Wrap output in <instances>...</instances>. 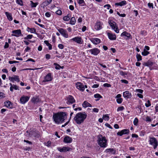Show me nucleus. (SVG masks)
I'll use <instances>...</instances> for the list:
<instances>
[{"label": "nucleus", "instance_id": "obj_16", "mask_svg": "<svg viewBox=\"0 0 158 158\" xmlns=\"http://www.w3.org/2000/svg\"><path fill=\"white\" fill-rule=\"evenodd\" d=\"M129 132V130L127 129H124L121 130L120 131H118L117 133V135L120 136H122L124 134H128Z\"/></svg>", "mask_w": 158, "mask_h": 158}, {"label": "nucleus", "instance_id": "obj_39", "mask_svg": "<svg viewBox=\"0 0 158 158\" xmlns=\"http://www.w3.org/2000/svg\"><path fill=\"white\" fill-rule=\"evenodd\" d=\"M70 17L69 15V14H68L67 15L63 17V19L65 21H69L70 19Z\"/></svg>", "mask_w": 158, "mask_h": 158}, {"label": "nucleus", "instance_id": "obj_46", "mask_svg": "<svg viewBox=\"0 0 158 158\" xmlns=\"http://www.w3.org/2000/svg\"><path fill=\"white\" fill-rule=\"evenodd\" d=\"M123 101V99L121 98H117L116 99L117 102L118 104H121L122 102Z\"/></svg>", "mask_w": 158, "mask_h": 158}, {"label": "nucleus", "instance_id": "obj_20", "mask_svg": "<svg viewBox=\"0 0 158 158\" xmlns=\"http://www.w3.org/2000/svg\"><path fill=\"white\" fill-rule=\"evenodd\" d=\"M71 148L68 147H63L62 148H58L57 149L60 152H65L67 151H69Z\"/></svg>", "mask_w": 158, "mask_h": 158}, {"label": "nucleus", "instance_id": "obj_64", "mask_svg": "<svg viewBox=\"0 0 158 158\" xmlns=\"http://www.w3.org/2000/svg\"><path fill=\"white\" fill-rule=\"evenodd\" d=\"M9 46V45L8 44L7 42H6L5 45L4 46V48H7Z\"/></svg>", "mask_w": 158, "mask_h": 158}, {"label": "nucleus", "instance_id": "obj_40", "mask_svg": "<svg viewBox=\"0 0 158 158\" xmlns=\"http://www.w3.org/2000/svg\"><path fill=\"white\" fill-rule=\"evenodd\" d=\"M143 120L146 122H150L152 121V119L150 117L147 116L145 119L143 118Z\"/></svg>", "mask_w": 158, "mask_h": 158}, {"label": "nucleus", "instance_id": "obj_13", "mask_svg": "<svg viewBox=\"0 0 158 158\" xmlns=\"http://www.w3.org/2000/svg\"><path fill=\"white\" fill-rule=\"evenodd\" d=\"M29 97L27 96H23L21 97L20 101L21 103L24 104L29 100Z\"/></svg>", "mask_w": 158, "mask_h": 158}, {"label": "nucleus", "instance_id": "obj_60", "mask_svg": "<svg viewBox=\"0 0 158 158\" xmlns=\"http://www.w3.org/2000/svg\"><path fill=\"white\" fill-rule=\"evenodd\" d=\"M51 142L50 141H48L47 143H45V145L49 147L51 145Z\"/></svg>", "mask_w": 158, "mask_h": 158}, {"label": "nucleus", "instance_id": "obj_18", "mask_svg": "<svg viewBox=\"0 0 158 158\" xmlns=\"http://www.w3.org/2000/svg\"><path fill=\"white\" fill-rule=\"evenodd\" d=\"M29 137H39L38 132L35 131H30L29 133Z\"/></svg>", "mask_w": 158, "mask_h": 158}, {"label": "nucleus", "instance_id": "obj_61", "mask_svg": "<svg viewBox=\"0 0 158 158\" xmlns=\"http://www.w3.org/2000/svg\"><path fill=\"white\" fill-rule=\"evenodd\" d=\"M137 95L140 98H143V96L141 94H137Z\"/></svg>", "mask_w": 158, "mask_h": 158}, {"label": "nucleus", "instance_id": "obj_19", "mask_svg": "<svg viewBox=\"0 0 158 158\" xmlns=\"http://www.w3.org/2000/svg\"><path fill=\"white\" fill-rule=\"evenodd\" d=\"M90 40L94 44H99L101 41L100 39L98 38H91Z\"/></svg>", "mask_w": 158, "mask_h": 158}, {"label": "nucleus", "instance_id": "obj_56", "mask_svg": "<svg viewBox=\"0 0 158 158\" xmlns=\"http://www.w3.org/2000/svg\"><path fill=\"white\" fill-rule=\"evenodd\" d=\"M58 47L60 49H63L64 46L61 44H60L58 45Z\"/></svg>", "mask_w": 158, "mask_h": 158}, {"label": "nucleus", "instance_id": "obj_29", "mask_svg": "<svg viewBox=\"0 0 158 158\" xmlns=\"http://www.w3.org/2000/svg\"><path fill=\"white\" fill-rule=\"evenodd\" d=\"M82 106L84 108H86L87 107H92L91 105L87 102L86 101H85L83 102L82 104Z\"/></svg>", "mask_w": 158, "mask_h": 158}, {"label": "nucleus", "instance_id": "obj_47", "mask_svg": "<svg viewBox=\"0 0 158 158\" xmlns=\"http://www.w3.org/2000/svg\"><path fill=\"white\" fill-rule=\"evenodd\" d=\"M124 109V107L123 106H121L118 107L117 109V111H122Z\"/></svg>", "mask_w": 158, "mask_h": 158}, {"label": "nucleus", "instance_id": "obj_52", "mask_svg": "<svg viewBox=\"0 0 158 158\" xmlns=\"http://www.w3.org/2000/svg\"><path fill=\"white\" fill-rule=\"evenodd\" d=\"M17 3L20 5H22L23 2L22 0H17L16 1Z\"/></svg>", "mask_w": 158, "mask_h": 158}, {"label": "nucleus", "instance_id": "obj_38", "mask_svg": "<svg viewBox=\"0 0 158 158\" xmlns=\"http://www.w3.org/2000/svg\"><path fill=\"white\" fill-rule=\"evenodd\" d=\"M149 54V52L146 51L145 49H144L143 52H142V55L143 56H146Z\"/></svg>", "mask_w": 158, "mask_h": 158}, {"label": "nucleus", "instance_id": "obj_3", "mask_svg": "<svg viewBox=\"0 0 158 158\" xmlns=\"http://www.w3.org/2000/svg\"><path fill=\"white\" fill-rule=\"evenodd\" d=\"M98 145L102 148H105L107 145L106 138L101 135L98 136Z\"/></svg>", "mask_w": 158, "mask_h": 158}, {"label": "nucleus", "instance_id": "obj_23", "mask_svg": "<svg viewBox=\"0 0 158 158\" xmlns=\"http://www.w3.org/2000/svg\"><path fill=\"white\" fill-rule=\"evenodd\" d=\"M10 90L11 92L13 91L14 89L16 90L19 89V87L15 85H12L11 83H10Z\"/></svg>", "mask_w": 158, "mask_h": 158}, {"label": "nucleus", "instance_id": "obj_30", "mask_svg": "<svg viewBox=\"0 0 158 158\" xmlns=\"http://www.w3.org/2000/svg\"><path fill=\"white\" fill-rule=\"evenodd\" d=\"M106 152L107 153H111V154H114L115 153V150L113 148H109L106 149Z\"/></svg>", "mask_w": 158, "mask_h": 158}, {"label": "nucleus", "instance_id": "obj_48", "mask_svg": "<svg viewBox=\"0 0 158 158\" xmlns=\"http://www.w3.org/2000/svg\"><path fill=\"white\" fill-rule=\"evenodd\" d=\"M145 105L146 107H148L151 106V104L150 103V102L149 100L147 101V103L145 104Z\"/></svg>", "mask_w": 158, "mask_h": 158}, {"label": "nucleus", "instance_id": "obj_45", "mask_svg": "<svg viewBox=\"0 0 158 158\" xmlns=\"http://www.w3.org/2000/svg\"><path fill=\"white\" fill-rule=\"evenodd\" d=\"M33 37L32 35H27L26 37H25L24 38V39H31Z\"/></svg>", "mask_w": 158, "mask_h": 158}, {"label": "nucleus", "instance_id": "obj_11", "mask_svg": "<svg viewBox=\"0 0 158 158\" xmlns=\"http://www.w3.org/2000/svg\"><path fill=\"white\" fill-rule=\"evenodd\" d=\"M76 88L80 90L83 91L85 90L84 85L81 82H77L75 84Z\"/></svg>", "mask_w": 158, "mask_h": 158}, {"label": "nucleus", "instance_id": "obj_53", "mask_svg": "<svg viewBox=\"0 0 158 158\" xmlns=\"http://www.w3.org/2000/svg\"><path fill=\"white\" fill-rule=\"evenodd\" d=\"M148 6L150 8H153V4L152 3H148Z\"/></svg>", "mask_w": 158, "mask_h": 158}, {"label": "nucleus", "instance_id": "obj_31", "mask_svg": "<svg viewBox=\"0 0 158 158\" xmlns=\"http://www.w3.org/2000/svg\"><path fill=\"white\" fill-rule=\"evenodd\" d=\"M126 4V1H122L118 3H117L115 4V5L118 6H122L125 5Z\"/></svg>", "mask_w": 158, "mask_h": 158}, {"label": "nucleus", "instance_id": "obj_12", "mask_svg": "<svg viewBox=\"0 0 158 158\" xmlns=\"http://www.w3.org/2000/svg\"><path fill=\"white\" fill-rule=\"evenodd\" d=\"M67 102L66 103L68 104H72L75 102V100L74 98L71 95H69L67 98Z\"/></svg>", "mask_w": 158, "mask_h": 158}, {"label": "nucleus", "instance_id": "obj_2", "mask_svg": "<svg viewBox=\"0 0 158 158\" xmlns=\"http://www.w3.org/2000/svg\"><path fill=\"white\" fill-rule=\"evenodd\" d=\"M87 116V114L85 113L79 112L76 114L74 119L77 124L80 125L84 122Z\"/></svg>", "mask_w": 158, "mask_h": 158}, {"label": "nucleus", "instance_id": "obj_34", "mask_svg": "<svg viewBox=\"0 0 158 158\" xmlns=\"http://www.w3.org/2000/svg\"><path fill=\"white\" fill-rule=\"evenodd\" d=\"M44 43L48 47L49 49L51 50L52 49V45L50 44L47 40H45Z\"/></svg>", "mask_w": 158, "mask_h": 158}, {"label": "nucleus", "instance_id": "obj_41", "mask_svg": "<svg viewBox=\"0 0 158 158\" xmlns=\"http://www.w3.org/2000/svg\"><path fill=\"white\" fill-rule=\"evenodd\" d=\"M102 118L103 119L105 120H109V117L108 114L104 115Z\"/></svg>", "mask_w": 158, "mask_h": 158}, {"label": "nucleus", "instance_id": "obj_55", "mask_svg": "<svg viewBox=\"0 0 158 158\" xmlns=\"http://www.w3.org/2000/svg\"><path fill=\"white\" fill-rule=\"evenodd\" d=\"M121 81L122 83H123L125 84H127L128 83V81L126 80L123 79L121 80Z\"/></svg>", "mask_w": 158, "mask_h": 158}, {"label": "nucleus", "instance_id": "obj_59", "mask_svg": "<svg viewBox=\"0 0 158 158\" xmlns=\"http://www.w3.org/2000/svg\"><path fill=\"white\" fill-rule=\"evenodd\" d=\"M45 15L47 17H49L51 16V14L50 13L47 12L45 13Z\"/></svg>", "mask_w": 158, "mask_h": 158}, {"label": "nucleus", "instance_id": "obj_62", "mask_svg": "<svg viewBox=\"0 0 158 158\" xmlns=\"http://www.w3.org/2000/svg\"><path fill=\"white\" fill-rule=\"evenodd\" d=\"M24 142H26L28 143L29 144H32V143L31 142H30V141H29L28 140H26L25 139H24Z\"/></svg>", "mask_w": 158, "mask_h": 158}, {"label": "nucleus", "instance_id": "obj_57", "mask_svg": "<svg viewBox=\"0 0 158 158\" xmlns=\"http://www.w3.org/2000/svg\"><path fill=\"white\" fill-rule=\"evenodd\" d=\"M5 97V94L2 92H0V98Z\"/></svg>", "mask_w": 158, "mask_h": 158}, {"label": "nucleus", "instance_id": "obj_33", "mask_svg": "<svg viewBox=\"0 0 158 158\" xmlns=\"http://www.w3.org/2000/svg\"><path fill=\"white\" fill-rule=\"evenodd\" d=\"M78 3L81 6L85 5V3L84 0H77Z\"/></svg>", "mask_w": 158, "mask_h": 158}, {"label": "nucleus", "instance_id": "obj_44", "mask_svg": "<svg viewBox=\"0 0 158 158\" xmlns=\"http://www.w3.org/2000/svg\"><path fill=\"white\" fill-rule=\"evenodd\" d=\"M138 122V119L137 118H135L133 121V123L135 125L137 126Z\"/></svg>", "mask_w": 158, "mask_h": 158}, {"label": "nucleus", "instance_id": "obj_15", "mask_svg": "<svg viewBox=\"0 0 158 158\" xmlns=\"http://www.w3.org/2000/svg\"><path fill=\"white\" fill-rule=\"evenodd\" d=\"M9 80L13 82H14L15 81L18 82L20 81L19 77L16 75H14L12 77H10V76L9 77Z\"/></svg>", "mask_w": 158, "mask_h": 158}, {"label": "nucleus", "instance_id": "obj_37", "mask_svg": "<svg viewBox=\"0 0 158 158\" xmlns=\"http://www.w3.org/2000/svg\"><path fill=\"white\" fill-rule=\"evenodd\" d=\"M94 97L95 98H98V99L96 100V101H98L100 99V98H102V96L98 94H94Z\"/></svg>", "mask_w": 158, "mask_h": 158}, {"label": "nucleus", "instance_id": "obj_63", "mask_svg": "<svg viewBox=\"0 0 158 158\" xmlns=\"http://www.w3.org/2000/svg\"><path fill=\"white\" fill-rule=\"evenodd\" d=\"M93 110L94 112L98 113L99 111V109L98 108H94L93 109Z\"/></svg>", "mask_w": 158, "mask_h": 158}, {"label": "nucleus", "instance_id": "obj_17", "mask_svg": "<svg viewBox=\"0 0 158 158\" xmlns=\"http://www.w3.org/2000/svg\"><path fill=\"white\" fill-rule=\"evenodd\" d=\"M123 96L124 98L128 99L131 98L132 95L128 91H126L123 93Z\"/></svg>", "mask_w": 158, "mask_h": 158}, {"label": "nucleus", "instance_id": "obj_54", "mask_svg": "<svg viewBox=\"0 0 158 158\" xmlns=\"http://www.w3.org/2000/svg\"><path fill=\"white\" fill-rule=\"evenodd\" d=\"M103 85L104 87H110L111 86V85L110 84L107 83L104 84Z\"/></svg>", "mask_w": 158, "mask_h": 158}, {"label": "nucleus", "instance_id": "obj_49", "mask_svg": "<svg viewBox=\"0 0 158 158\" xmlns=\"http://www.w3.org/2000/svg\"><path fill=\"white\" fill-rule=\"evenodd\" d=\"M56 13L57 15H60L62 14V11L60 10H58L57 11H56Z\"/></svg>", "mask_w": 158, "mask_h": 158}, {"label": "nucleus", "instance_id": "obj_28", "mask_svg": "<svg viewBox=\"0 0 158 158\" xmlns=\"http://www.w3.org/2000/svg\"><path fill=\"white\" fill-rule=\"evenodd\" d=\"M31 101L32 102L34 103H37L39 102L40 100L38 97H34L32 98Z\"/></svg>", "mask_w": 158, "mask_h": 158}, {"label": "nucleus", "instance_id": "obj_25", "mask_svg": "<svg viewBox=\"0 0 158 158\" xmlns=\"http://www.w3.org/2000/svg\"><path fill=\"white\" fill-rule=\"evenodd\" d=\"M5 14L6 16L8 19L10 21H11L13 20V18L12 15L11 13H10L8 12H5Z\"/></svg>", "mask_w": 158, "mask_h": 158}, {"label": "nucleus", "instance_id": "obj_50", "mask_svg": "<svg viewBox=\"0 0 158 158\" xmlns=\"http://www.w3.org/2000/svg\"><path fill=\"white\" fill-rule=\"evenodd\" d=\"M135 91L137 92H139L141 94H142L143 92V90L141 89H138L135 90Z\"/></svg>", "mask_w": 158, "mask_h": 158}, {"label": "nucleus", "instance_id": "obj_58", "mask_svg": "<svg viewBox=\"0 0 158 158\" xmlns=\"http://www.w3.org/2000/svg\"><path fill=\"white\" fill-rule=\"evenodd\" d=\"M45 58L47 60L51 58V56L50 54H46L45 55Z\"/></svg>", "mask_w": 158, "mask_h": 158}, {"label": "nucleus", "instance_id": "obj_22", "mask_svg": "<svg viewBox=\"0 0 158 158\" xmlns=\"http://www.w3.org/2000/svg\"><path fill=\"white\" fill-rule=\"evenodd\" d=\"M107 35L109 38L111 40H115L116 39V35L114 34L108 33Z\"/></svg>", "mask_w": 158, "mask_h": 158}, {"label": "nucleus", "instance_id": "obj_4", "mask_svg": "<svg viewBox=\"0 0 158 158\" xmlns=\"http://www.w3.org/2000/svg\"><path fill=\"white\" fill-rule=\"evenodd\" d=\"M108 23L112 29H113L116 33H118L119 30L116 25V23L114 21L109 19Z\"/></svg>", "mask_w": 158, "mask_h": 158}, {"label": "nucleus", "instance_id": "obj_6", "mask_svg": "<svg viewBox=\"0 0 158 158\" xmlns=\"http://www.w3.org/2000/svg\"><path fill=\"white\" fill-rule=\"evenodd\" d=\"M149 144L153 147L154 149H156L158 146V142L156 139L154 137H149Z\"/></svg>", "mask_w": 158, "mask_h": 158}, {"label": "nucleus", "instance_id": "obj_26", "mask_svg": "<svg viewBox=\"0 0 158 158\" xmlns=\"http://www.w3.org/2000/svg\"><path fill=\"white\" fill-rule=\"evenodd\" d=\"M4 106H5L7 108H12V105L11 102L9 101H8L6 102H4Z\"/></svg>", "mask_w": 158, "mask_h": 158}, {"label": "nucleus", "instance_id": "obj_5", "mask_svg": "<svg viewBox=\"0 0 158 158\" xmlns=\"http://www.w3.org/2000/svg\"><path fill=\"white\" fill-rule=\"evenodd\" d=\"M53 77L51 73H48L44 77V80L41 82V84L44 85L46 84L45 82L52 81Z\"/></svg>", "mask_w": 158, "mask_h": 158}, {"label": "nucleus", "instance_id": "obj_10", "mask_svg": "<svg viewBox=\"0 0 158 158\" xmlns=\"http://www.w3.org/2000/svg\"><path fill=\"white\" fill-rule=\"evenodd\" d=\"M71 40L78 44H82L83 42L81 38L79 36H77L71 39Z\"/></svg>", "mask_w": 158, "mask_h": 158}, {"label": "nucleus", "instance_id": "obj_32", "mask_svg": "<svg viewBox=\"0 0 158 158\" xmlns=\"http://www.w3.org/2000/svg\"><path fill=\"white\" fill-rule=\"evenodd\" d=\"M30 5L32 8L35 7L36 6L39 4L38 2H37L34 3L32 1H30Z\"/></svg>", "mask_w": 158, "mask_h": 158}, {"label": "nucleus", "instance_id": "obj_36", "mask_svg": "<svg viewBox=\"0 0 158 158\" xmlns=\"http://www.w3.org/2000/svg\"><path fill=\"white\" fill-rule=\"evenodd\" d=\"M52 1V0H46V1L43 2L44 6H46L50 4Z\"/></svg>", "mask_w": 158, "mask_h": 158}, {"label": "nucleus", "instance_id": "obj_35", "mask_svg": "<svg viewBox=\"0 0 158 158\" xmlns=\"http://www.w3.org/2000/svg\"><path fill=\"white\" fill-rule=\"evenodd\" d=\"M76 23V19L74 17L71 18L70 21V24L72 25H74Z\"/></svg>", "mask_w": 158, "mask_h": 158}, {"label": "nucleus", "instance_id": "obj_24", "mask_svg": "<svg viewBox=\"0 0 158 158\" xmlns=\"http://www.w3.org/2000/svg\"><path fill=\"white\" fill-rule=\"evenodd\" d=\"M131 35L130 33L127 32L126 31H124L123 32L121 35V36L122 37L124 36L125 39H127L130 38L131 36Z\"/></svg>", "mask_w": 158, "mask_h": 158}, {"label": "nucleus", "instance_id": "obj_27", "mask_svg": "<svg viewBox=\"0 0 158 158\" xmlns=\"http://www.w3.org/2000/svg\"><path fill=\"white\" fill-rule=\"evenodd\" d=\"M27 31L28 32H30L31 33H36V29L34 28H30L28 27L27 28Z\"/></svg>", "mask_w": 158, "mask_h": 158}, {"label": "nucleus", "instance_id": "obj_51", "mask_svg": "<svg viewBox=\"0 0 158 158\" xmlns=\"http://www.w3.org/2000/svg\"><path fill=\"white\" fill-rule=\"evenodd\" d=\"M119 73H120V74L121 75L123 76H124L125 75H127V74L126 73L124 72L123 71H120Z\"/></svg>", "mask_w": 158, "mask_h": 158}, {"label": "nucleus", "instance_id": "obj_1", "mask_svg": "<svg viewBox=\"0 0 158 158\" xmlns=\"http://www.w3.org/2000/svg\"><path fill=\"white\" fill-rule=\"evenodd\" d=\"M67 113L65 112H60L57 113H54L53 115V121L57 124H61L64 122L67 118Z\"/></svg>", "mask_w": 158, "mask_h": 158}, {"label": "nucleus", "instance_id": "obj_7", "mask_svg": "<svg viewBox=\"0 0 158 158\" xmlns=\"http://www.w3.org/2000/svg\"><path fill=\"white\" fill-rule=\"evenodd\" d=\"M58 31L65 38L68 37V35L66 30L62 28H60L58 29Z\"/></svg>", "mask_w": 158, "mask_h": 158}, {"label": "nucleus", "instance_id": "obj_8", "mask_svg": "<svg viewBox=\"0 0 158 158\" xmlns=\"http://www.w3.org/2000/svg\"><path fill=\"white\" fill-rule=\"evenodd\" d=\"M92 55L94 56L98 55L100 52V50L97 48L91 49L88 51Z\"/></svg>", "mask_w": 158, "mask_h": 158}, {"label": "nucleus", "instance_id": "obj_42", "mask_svg": "<svg viewBox=\"0 0 158 158\" xmlns=\"http://www.w3.org/2000/svg\"><path fill=\"white\" fill-rule=\"evenodd\" d=\"M136 57L137 59V60L138 61L141 60L142 59V56L139 54H137L136 56Z\"/></svg>", "mask_w": 158, "mask_h": 158}, {"label": "nucleus", "instance_id": "obj_14", "mask_svg": "<svg viewBox=\"0 0 158 158\" xmlns=\"http://www.w3.org/2000/svg\"><path fill=\"white\" fill-rule=\"evenodd\" d=\"M102 23L100 22H97L95 24L94 28L95 29L99 30L102 28Z\"/></svg>", "mask_w": 158, "mask_h": 158}, {"label": "nucleus", "instance_id": "obj_21", "mask_svg": "<svg viewBox=\"0 0 158 158\" xmlns=\"http://www.w3.org/2000/svg\"><path fill=\"white\" fill-rule=\"evenodd\" d=\"M72 138L68 136H65L64 139V142L66 143H70L72 142Z\"/></svg>", "mask_w": 158, "mask_h": 158}, {"label": "nucleus", "instance_id": "obj_43", "mask_svg": "<svg viewBox=\"0 0 158 158\" xmlns=\"http://www.w3.org/2000/svg\"><path fill=\"white\" fill-rule=\"evenodd\" d=\"M54 65L55 66V69L57 70H59L60 69V66L56 63H54Z\"/></svg>", "mask_w": 158, "mask_h": 158}, {"label": "nucleus", "instance_id": "obj_9", "mask_svg": "<svg viewBox=\"0 0 158 158\" xmlns=\"http://www.w3.org/2000/svg\"><path fill=\"white\" fill-rule=\"evenodd\" d=\"M13 34H11L12 36H15L16 37H19L22 35L21 30L20 29L15 30L12 31Z\"/></svg>", "mask_w": 158, "mask_h": 158}]
</instances>
